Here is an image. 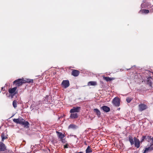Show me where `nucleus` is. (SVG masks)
<instances>
[{"label": "nucleus", "instance_id": "obj_14", "mask_svg": "<svg viewBox=\"0 0 153 153\" xmlns=\"http://www.w3.org/2000/svg\"><path fill=\"white\" fill-rule=\"evenodd\" d=\"M78 114L76 113H71L70 116V118L72 119H75L78 117Z\"/></svg>", "mask_w": 153, "mask_h": 153}, {"label": "nucleus", "instance_id": "obj_2", "mask_svg": "<svg viewBox=\"0 0 153 153\" xmlns=\"http://www.w3.org/2000/svg\"><path fill=\"white\" fill-rule=\"evenodd\" d=\"M147 141L148 142H153V138L151 137L146 134L145 136L142 137L140 140V142L142 143L145 141Z\"/></svg>", "mask_w": 153, "mask_h": 153}, {"label": "nucleus", "instance_id": "obj_10", "mask_svg": "<svg viewBox=\"0 0 153 153\" xmlns=\"http://www.w3.org/2000/svg\"><path fill=\"white\" fill-rule=\"evenodd\" d=\"M56 133L58 137L60 139L61 141L62 142H63V138L65 136L64 134H63L61 132H59L58 131H56Z\"/></svg>", "mask_w": 153, "mask_h": 153}, {"label": "nucleus", "instance_id": "obj_22", "mask_svg": "<svg viewBox=\"0 0 153 153\" xmlns=\"http://www.w3.org/2000/svg\"><path fill=\"white\" fill-rule=\"evenodd\" d=\"M92 152V149L90 146H88L86 150V153H90Z\"/></svg>", "mask_w": 153, "mask_h": 153}, {"label": "nucleus", "instance_id": "obj_28", "mask_svg": "<svg viewBox=\"0 0 153 153\" xmlns=\"http://www.w3.org/2000/svg\"><path fill=\"white\" fill-rule=\"evenodd\" d=\"M68 148V145L67 144H66L64 146V148Z\"/></svg>", "mask_w": 153, "mask_h": 153}, {"label": "nucleus", "instance_id": "obj_18", "mask_svg": "<svg viewBox=\"0 0 153 153\" xmlns=\"http://www.w3.org/2000/svg\"><path fill=\"white\" fill-rule=\"evenodd\" d=\"M152 79L151 77H149L147 78L146 83L149 85L150 86H151L152 85Z\"/></svg>", "mask_w": 153, "mask_h": 153}, {"label": "nucleus", "instance_id": "obj_23", "mask_svg": "<svg viewBox=\"0 0 153 153\" xmlns=\"http://www.w3.org/2000/svg\"><path fill=\"white\" fill-rule=\"evenodd\" d=\"M97 82L94 81H90L88 82V85L94 86L97 85Z\"/></svg>", "mask_w": 153, "mask_h": 153}, {"label": "nucleus", "instance_id": "obj_7", "mask_svg": "<svg viewBox=\"0 0 153 153\" xmlns=\"http://www.w3.org/2000/svg\"><path fill=\"white\" fill-rule=\"evenodd\" d=\"M62 86L65 88H66L69 86L70 85L69 82L68 80H64L62 83Z\"/></svg>", "mask_w": 153, "mask_h": 153}, {"label": "nucleus", "instance_id": "obj_13", "mask_svg": "<svg viewBox=\"0 0 153 153\" xmlns=\"http://www.w3.org/2000/svg\"><path fill=\"white\" fill-rule=\"evenodd\" d=\"M145 150L148 152L153 150V142H152L150 143L149 146L148 148H146Z\"/></svg>", "mask_w": 153, "mask_h": 153}, {"label": "nucleus", "instance_id": "obj_24", "mask_svg": "<svg viewBox=\"0 0 153 153\" xmlns=\"http://www.w3.org/2000/svg\"><path fill=\"white\" fill-rule=\"evenodd\" d=\"M140 12H141L142 13L147 14L149 12V10H148L142 9L140 11Z\"/></svg>", "mask_w": 153, "mask_h": 153}, {"label": "nucleus", "instance_id": "obj_31", "mask_svg": "<svg viewBox=\"0 0 153 153\" xmlns=\"http://www.w3.org/2000/svg\"><path fill=\"white\" fill-rule=\"evenodd\" d=\"M74 153H83V152H74Z\"/></svg>", "mask_w": 153, "mask_h": 153}, {"label": "nucleus", "instance_id": "obj_6", "mask_svg": "<svg viewBox=\"0 0 153 153\" xmlns=\"http://www.w3.org/2000/svg\"><path fill=\"white\" fill-rule=\"evenodd\" d=\"M148 108L147 105L141 103L138 105V110L140 111L146 110Z\"/></svg>", "mask_w": 153, "mask_h": 153}, {"label": "nucleus", "instance_id": "obj_15", "mask_svg": "<svg viewBox=\"0 0 153 153\" xmlns=\"http://www.w3.org/2000/svg\"><path fill=\"white\" fill-rule=\"evenodd\" d=\"M78 128L77 126L73 124H70L68 127V129H72L74 130Z\"/></svg>", "mask_w": 153, "mask_h": 153}, {"label": "nucleus", "instance_id": "obj_5", "mask_svg": "<svg viewBox=\"0 0 153 153\" xmlns=\"http://www.w3.org/2000/svg\"><path fill=\"white\" fill-rule=\"evenodd\" d=\"M23 78L18 79L13 81V84L19 86L22 85L23 83Z\"/></svg>", "mask_w": 153, "mask_h": 153}, {"label": "nucleus", "instance_id": "obj_8", "mask_svg": "<svg viewBox=\"0 0 153 153\" xmlns=\"http://www.w3.org/2000/svg\"><path fill=\"white\" fill-rule=\"evenodd\" d=\"M80 107H73L72 109L70 110V112L71 113H72L79 112L80 109Z\"/></svg>", "mask_w": 153, "mask_h": 153}, {"label": "nucleus", "instance_id": "obj_20", "mask_svg": "<svg viewBox=\"0 0 153 153\" xmlns=\"http://www.w3.org/2000/svg\"><path fill=\"white\" fill-rule=\"evenodd\" d=\"M94 111L96 113V114L99 117H100L101 113L100 111L97 109H94Z\"/></svg>", "mask_w": 153, "mask_h": 153}, {"label": "nucleus", "instance_id": "obj_3", "mask_svg": "<svg viewBox=\"0 0 153 153\" xmlns=\"http://www.w3.org/2000/svg\"><path fill=\"white\" fill-rule=\"evenodd\" d=\"M17 87H15L13 88H10L8 90V92L10 94H11V96L12 98H13V96L17 93V91H16Z\"/></svg>", "mask_w": 153, "mask_h": 153}, {"label": "nucleus", "instance_id": "obj_4", "mask_svg": "<svg viewBox=\"0 0 153 153\" xmlns=\"http://www.w3.org/2000/svg\"><path fill=\"white\" fill-rule=\"evenodd\" d=\"M120 99L118 97H115L113 100L112 103L114 105L118 107L120 105Z\"/></svg>", "mask_w": 153, "mask_h": 153}, {"label": "nucleus", "instance_id": "obj_9", "mask_svg": "<svg viewBox=\"0 0 153 153\" xmlns=\"http://www.w3.org/2000/svg\"><path fill=\"white\" fill-rule=\"evenodd\" d=\"M134 143L135 147L137 148H139L140 146V141L136 137H134Z\"/></svg>", "mask_w": 153, "mask_h": 153}, {"label": "nucleus", "instance_id": "obj_11", "mask_svg": "<svg viewBox=\"0 0 153 153\" xmlns=\"http://www.w3.org/2000/svg\"><path fill=\"white\" fill-rule=\"evenodd\" d=\"M79 73L80 72L79 71L75 69H73L71 74L72 75L74 76H77L79 75Z\"/></svg>", "mask_w": 153, "mask_h": 153}, {"label": "nucleus", "instance_id": "obj_26", "mask_svg": "<svg viewBox=\"0 0 153 153\" xmlns=\"http://www.w3.org/2000/svg\"><path fill=\"white\" fill-rule=\"evenodd\" d=\"M1 137L2 138V141H3L4 139H6L7 138V136L5 135L4 134L2 133L1 135Z\"/></svg>", "mask_w": 153, "mask_h": 153}, {"label": "nucleus", "instance_id": "obj_29", "mask_svg": "<svg viewBox=\"0 0 153 153\" xmlns=\"http://www.w3.org/2000/svg\"><path fill=\"white\" fill-rule=\"evenodd\" d=\"M148 152V151L145 150L144 152L143 153H147Z\"/></svg>", "mask_w": 153, "mask_h": 153}, {"label": "nucleus", "instance_id": "obj_25", "mask_svg": "<svg viewBox=\"0 0 153 153\" xmlns=\"http://www.w3.org/2000/svg\"><path fill=\"white\" fill-rule=\"evenodd\" d=\"M13 105L14 108H15L17 107V101L16 100H14L13 102Z\"/></svg>", "mask_w": 153, "mask_h": 153}, {"label": "nucleus", "instance_id": "obj_17", "mask_svg": "<svg viewBox=\"0 0 153 153\" xmlns=\"http://www.w3.org/2000/svg\"><path fill=\"white\" fill-rule=\"evenodd\" d=\"M129 140L131 145H132L134 144V140H133V137L130 135L129 136Z\"/></svg>", "mask_w": 153, "mask_h": 153}, {"label": "nucleus", "instance_id": "obj_21", "mask_svg": "<svg viewBox=\"0 0 153 153\" xmlns=\"http://www.w3.org/2000/svg\"><path fill=\"white\" fill-rule=\"evenodd\" d=\"M103 79L107 82L111 81L114 79L113 78H111L108 77H105L104 76L103 77Z\"/></svg>", "mask_w": 153, "mask_h": 153}, {"label": "nucleus", "instance_id": "obj_12", "mask_svg": "<svg viewBox=\"0 0 153 153\" xmlns=\"http://www.w3.org/2000/svg\"><path fill=\"white\" fill-rule=\"evenodd\" d=\"M6 146L3 143L0 142V151H4L6 149Z\"/></svg>", "mask_w": 153, "mask_h": 153}, {"label": "nucleus", "instance_id": "obj_1", "mask_svg": "<svg viewBox=\"0 0 153 153\" xmlns=\"http://www.w3.org/2000/svg\"><path fill=\"white\" fill-rule=\"evenodd\" d=\"M13 121L17 124H19L21 125H23L25 128H28L29 127V123L24 120L22 117H19L18 119L14 118Z\"/></svg>", "mask_w": 153, "mask_h": 153}, {"label": "nucleus", "instance_id": "obj_27", "mask_svg": "<svg viewBox=\"0 0 153 153\" xmlns=\"http://www.w3.org/2000/svg\"><path fill=\"white\" fill-rule=\"evenodd\" d=\"M132 99L131 97H127L126 99V101L127 102L129 103H130L132 100Z\"/></svg>", "mask_w": 153, "mask_h": 153}, {"label": "nucleus", "instance_id": "obj_19", "mask_svg": "<svg viewBox=\"0 0 153 153\" xmlns=\"http://www.w3.org/2000/svg\"><path fill=\"white\" fill-rule=\"evenodd\" d=\"M23 83H33V80L29 79H26L25 80L23 79Z\"/></svg>", "mask_w": 153, "mask_h": 153}, {"label": "nucleus", "instance_id": "obj_30", "mask_svg": "<svg viewBox=\"0 0 153 153\" xmlns=\"http://www.w3.org/2000/svg\"><path fill=\"white\" fill-rule=\"evenodd\" d=\"M8 152H9V153H13L11 151L9 150Z\"/></svg>", "mask_w": 153, "mask_h": 153}, {"label": "nucleus", "instance_id": "obj_16", "mask_svg": "<svg viewBox=\"0 0 153 153\" xmlns=\"http://www.w3.org/2000/svg\"><path fill=\"white\" fill-rule=\"evenodd\" d=\"M102 108L104 111L106 112H108L110 111V108L106 106H102Z\"/></svg>", "mask_w": 153, "mask_h": 153}]
</instances>
